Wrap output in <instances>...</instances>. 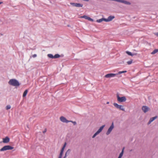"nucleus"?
<instances>
[{
  "label": "nucleus",
  "instance_id": "nucleus-29",
  "mask_svg": "<svg viewBox=\"0 0 158 158\" xmlns=\"http://www.w3.org/2000/svg\"><path fill=\"white\" fill-rule=\"evenodd\" d=\"M103 21H105L106 22H109L108 19H105L103 18Z\"/></svg>",
  "mask_w": 158,
  "mask_h": 158
},
{
  "label": "nucleus",
  "instance_id": "nucleus-39",
  "mask_svg": "<svg viewBox=\"0 0 158 158\" xmlns=\"http://www.w3.org/2000/svg\"><path fill=\"white\" fill-rule=\"evenodd\" d=\"M67 156V155H65L64 156V157L63 158H66Z\"/></svg>",
  "mask_w": 158,
  "mask_h": 158
},
{
  "label": "nucleus",
  "instance_id": "nucleus-13",
  "mask_svg": "<svg viewBox=\"0 0 158 158\" xmlns=\"http://www.w3.org/2000/svg\"><path fill=\"white\" fill-rule=\"evenodd\" d=\"M66 143H64V145H63V147H62V149H61L60 152L62 153H63L64 151V149L66 146Z\"/></svg>",
  "mask_w": 158,
  "mask_h": 158
},
{
  "label": "nucleus",
  "instance_id": "nucleus-21",
  "mask_svg": "<svg viewBox=\"0 0 158 158\" xmlns=\"http://www.w3.org/2000/svg\"><path fill=\"white\" fill-rule=\"evenodd\" d=\"M127 72V71H119V72L118 73H117V75L118 74H120L122 73H125Z\"/></svg>",
  "mask_w": 158,
  "mask_h": 158
},
{
  "label": "nucleus",
  "instance_id": "nucleus-5",
  "mask_svg": "<svg viewBox=\"0 0 158 158\" xmlns=\"http://www.w3.org/2000/svg\"><path fill=\"white\" fill-rule=\"evenodd\" d=\"M114 128V123H112L111 125L110 126V127L109 128L107 131L106 132V134L107 135H109V134H110Z\"/></svg>",
  "mask_w": 158,
  "mask_h": 158
},
{
  "label": "nucleus",
  "instance_id": "nucleus-31",
  "mask_svg": "<svg viewBox=\"0 0 158 158\" xmlns=\"http://www.w3.org/2000/svg\"><path fill=\"white\" fill-rule=\"evenodd\" d=\"M98 134L96 132L94 135L92 136L93 138H94L95 137V136Z\"/></svg>",
  "mask_w": 158,
  "mask_h": 158
},
{
  "label": "nucleus",
  "instance_id": "nucleus-6",
  "mask_svg": "<svg viewBox=\"0 0 158 158\" xmlns=\"http://www.w3.org/2000/svg\"><path fill=\"white\" fill-rule=\"evenodd\" d=\"M117 75V73H108L105 76V77L107 78L113 77Z\"/></svg>",
  "mask_w": 158,
  "mask_h": 158
},
{
  "label": "nucleus",
  "instance_id": "nucleus-40",
  "mask_svg": "<svg viewBox=\"0 0 158 158\" xmlns=\"http://www.w3.org/2000/svg\"><path fill=\"white\" fill-rule=\"evenodd\" d=\"M2 3V2H0V4Z\"/></svg>",
  "mask_w": 158,
  "mask_h": 158
},
{
  "label": "nucleus",
  "instance_id": "nucleus-43",
  "mask_svg": "<svg viewBox=\"0 0 158 158\" xmlns=\"http://www.w3.org/2000/svg\"><path fill=\"white\" fill-rule=\"evenodd\" d=\"M62 157H58V158H61Z\"/></svg>",
  "mask_w": 158,
  "mask_h": 158
},
{
  "label": "nucleus",
  "instance_id": "nucleus-7",
  "mask_svg": "<svg viewBox=\"0 0 158 158\" xmlns=\"http://www.w3.org/2000/svg\"><path fill=\"white\" fill-rule=\"evenodd\" d=\"M142 109L143 112L145 113L147 112L150 109L148 107L145 106H142Z\"/></svg>",
  "mask_w": 158,
  "mask_h": 158
},
{
  "label": "nucleus",
  "instance_id": "nucleus-18",
  "mask_svg": "<svg viewBox=\"0 0 158 158\" xmlns=\"http://www.w3.org/2000/svg\"><path fill=\"white\" fill-rule=\"evenodd\" d=\"M83 6V4L79 3H76V7H82Z\"/></svg>",
  "mask_w": 158,
  "mask_h": 158
},
{
  "label": "nucleus",
  "instance_id": "nucleus-15",
  "mask_svg": "<svg viewBox=\"0 0 158 158\" xmlns=\"http://www.w3.org/2000/svg\"><path fill=\"white\" fill-rule=\"evenodd\" d=\"M27 92H28L27 89H26L25 90V91L23 92V97H24L26 96V95L27 94Z\"/></svg>",
  "mask_w": 158,
  "mask_h": 158
},
{
  "label": "nucleus",
  "instance_id": "nucleus-42",
  "mask_svg": "<svg viewBox=\"0 0 158 158\" xmlns=\"http://www.w3.org/2000/svg\"><path fill=\"white\" fill-rule=\"evenodd\" d=\"M118 158H121V157H119V156H118Z\"/></svg>",
  "mask_w": 158,
  "mask_h": 158
},
{
  "label": "nucleus",
  "instance_id": "nucleus-28",
  "mask_svg": "<svg viewBox=\"0 0 158 158\" xmlns=\"http://www.w3.org/2000/svg\"><path fill=\"white\" fill-rule=\"evenodd\" d=\"M105 125H102V126L99 129L101 130L102 131V130H103V129L104 127H105Z\"/></svg>",
  "mask_w": 158,
  "mask_h": 158
},
{
  "label": "nucleus",
  "instance_id": "nucleus-26",
  "mask_svg": "<svg viewBox=\"0 0 158 158\" xmlns=\"http://www.w3.org/2000/svg\"><path fill=\"white\" fill-rule=\"evenodd\" d=\"M71 122L73 123V125H75L77 124V123H76V122H75V121H69V122Z\"/></svg>",
  "mask_w": 158,
  "mask_h": 158
},
{
  "label": "nucleus",
  "instance_id": "nucleus-10",
  "mask_svg": "<svg viewBox=\"0 0 158 158\" xmlns=\"http://www.w3.org/2000/svg\"><path fill=\"white\" fill-rule=\"evenodd\" d=\"M81 18L85 19H87L89 21H91L92 22L94 21V20L92 19L90 17L86 16V15H83L81 17Z\"/></svg>",
  "mask_w": 158,
  "mask_h": 158
},
{
  "label": "nucleus",
  "instance_id": "nucleus-12",
  "mask_svg": "<svg viewBox=\"0 0 158 158\" xmlns=\"http://www.w3.org/2000/svg\"><path fill=\"white\" fill-rule=\"evenodd\" d=\"M121 3L126 5H130L131 4L130 2L124 0H122Z\"/></svg>",
  "mask_w": 158,
  "mask_h": 158
},
{
  "label": "nucleus",
  "instance_id": "nucleus-37",
  "mask_svg": "<svg viewBox=\"0 0 158 158\" xmlns=\"http://www.w3.org/2000/svg\"><path fill=\"white\" fill-rule=\"evenodd\" d=\"M154 34L156 35L158 37V32L155 33Z\"/></svg>",
  "mask_w": 158,
  "mask_h": 158
},
{
  "label": "nucleus",
  "instance_id": "nucleus-20",
  "mask_svg": "<svg viewBox=\"0 0 158 158\" xmlns=\"http://www.w3.org/2000/svg\"><path fill=\"white\" fill-rule=\"evenodd\" d=\"M127 53L129 56H133V55H134V54H132L131 52L127 51H126Z\"/></svg>",
  "mask_w": 158,
  "mask_h": 158
},
{
  "label": "nucleus",
  "instance_id": "nucleus-34",
  "mask_svg": "<svg viewBox=\"0 0 158 158\" xmlns=\"http://www.w3.org/2000/svg\"><path fill=\"white\" fill-rule=\"evenodd\" d=\"M122 0H114V1H117V2H120L121 3L122 2Z\"/></svg>",
  "mask_w": 158,
  "mask_h": 158
},
{
  "label": "nucleus",
  "instance_id": "nucleus-25",
  "mask_svg": "<svg viewBox=\"0 0 158 158\" xmlns=\"http://www.w3.org/2000/svg\"><path fill=\"white\" fill-rule=\"evenodd\" d=\"M11 108V106L10 105H7L6 107V109L8 110Z\"/></svg>",
  "mask_w": 158,
  "mask_h": 158
},
{
  "label": "nucleus",
  "instance_id": "nucleus-3",
  "mask_svg": "<svg viewBox=\"0 0 158 158\" xmlns=\"http://www.w3.org/2000/svg\"><path fill=\"white\" fill-rule=\"evenodd\" d=\"M114 106L118 109H119L120 110H122L123 111H125V109L124 108L123 106L121 105H119L116 103H113Z\"/></svg>",
  "mask_w": 158,
  "mask_h": 158
},
{
  "label": "nucleus",
  "instance_id": "nucleus-33",
  "mask_svg": "<svg viewBox=\"0 0 158 158\" xmlns=\"http://www.w3.org/2000/svg\"><path fill=\"white\" fill-rule=\"evenodd\" d=\"M63 154V153L60 152L59 157H62Z\"/></svg>",
  "mask_w": 158,
  "mask_h": 158
},
{
  "label": "nucleus",
  "instance_id": "nucleus-17",
  "mask_svg": "<svg viewBox=\"0 0 158 158\" xmlns=\"http://www.w3.org/2000/svg\"><path fill=\"white\" fill-rule=\"evenodd\" d=\"M124 148H123L122 151L120 153L119 156L122 157V156H123V153L124 152Z\"/></svg>",
  "mask_w": 158,
  "mask_h": 158
},
{
  "label": "nucleus",
  "instance_id": "nucleus-19",
  "mask_svg": "<svg viewBox=\"0 0 158 158\" xmlns=\"http://www.w3.org/2000/svg\"><path fill=\"white\" fill-rule=\"evenodd\" d=\"M48 56L49 58H54V56L52 54H48Z\"/></svg>",
  "mask_w": 158,
  "mask_h": 158
},
{
  "label": "nucleus",
  "instance_id": "nucleus-27",
  "mask_svg": "<svg viewBox=\"0 0 158 158\" xmlns=\"http://www.w3.org/2000/svg\"><path fill=\"white\" fill-rule=\"evenodd\" d=\"M76 3H73V2H70V4L71 5H72L73 6H76Z\"/></svg>",
  "mask_w": 158,
  "mask_h": 158
},
{
  "label": "nucleus",
  "instance_id": "nucleus-22",
  "mask_svg": "<svg viewBox=\"0 0 158 158\" xmlns=\"http://www.w3.org/2000/svg\"><path fill=\"white\" fill-rule=\"evenodd\" d=\"M103 18H102L101 19H97L96 21V22L98 23H100L102 22V21H103Z\"/></svg>",
  "mask_w": 158,
  "mask_h": 158
},
{
  "label": "nucleus",
  "instance_id": "nucleus-2",
  "mask_svg": "<svg viewBox=\"0 0 158 158\" xmlns=\"http://www.w3.org/2000/svg\"><path fill=\"white\" fill-rule=\"evenodd\" d=\"M14 148V147L10 145H6L4 146L0 149V151H3L7 150H12Z\"/></svg>",
  "mask_w": 158,
  "mask_h": 158
},
{
  "label": "nucleus",
  "instance_id": "nucleus-4",
  "mask_svg": "<svg viewBox=\"0 0 158 158\" xmlns=\"http://www.w3.org/2000/svg\"><path fill=\"white\" fill-rule=\"evenodd\" d=\"M117 100L119 102H123L126 101V98L125 96L120 97L118 95L117 96Z\"/></svg>",
  "mask_w": 158,
  "mask_h": 158
},
{
  "label": "nucleus",
  "instance_id": "nucleus-16",
  "mask_svg": "<svg viewBox=\"0 0 158 158\" xmlns=\"http://www.w3.org/2000/svg\"><path fill=\"white\" fill-rule=\"evenodd\" d=\"M158 52V49H155L151 53L152 54H154Z\"/></svg>",
  "mask_w": 158,
  "mask_h": 158
},
{
  "label": "nucleus",
  "instance_id": "nucleus-36",
  "mask_svg": "<svg viewBox=\"0 0 158 158\" xmlns=\"http://www.w3.org/2000/svg\"><path fill=\"white\" fill-rule=\"evenodd\" d=\"M47 131V129H45L43 131V133L44 134Z\"/></svg>",
  "mask_w": 158,
  "mask_h": 158
},
{
  "label": "nucleus",
  "instance_id": "nucleus-30",
  "mask_svg": "<svg viewBox=\"0 0 158 158\" xmlns=\"http://www.w3.org/2000/svg\"><path fill=\"white\" fill-rule=\"evenodd\" d=\"M127 63L128 64H129V65L130 64L132 63V61L130 60V61H128Z\"/></svg>",
  "mask_w": 158,
  "mask_h": 158
},
{
  "label": "nucleus",
  "instance_id": "nucleus-23",
  "mask_svg": "<svg viewBox=\"0 0 158 158\" xmlns=\"http://www.w3.org/2000/svg\"><path fill=\"white\" fill-rule=\"evenodd\" d=\"M54 58H57L60 57V56L59 54H56L54 56Z\"/></svg>",
  "mask_w": 158,
  "mask_h": 158
},
{
  "label": "nucleus",
  "instance_id": "nucleus-41",
  "mask_svg": "<svg viewBox=\"0 0 158 158\" xmlns=\"http://www.w3.org/2000/svg\"><path fill=\"white\" fill-rule=\"evenodd\" d=\"M109 102H107V104H109Z\"/></svg>",
  "mask_w": 158,
  "mask_h": 158
},
{
  "label": "nucleus",
  "instance_id": "nucleus-11",
  "mask_svg": "<svg viewBox=\"0 0 158 158\" xmlns=\"http://www.w3.org/2000/svg\"><path fill=\"white\" fill-rule=\"evenodd\" d=\"M157 117V116H156L153 117L151 118L148 123V124H150L152 122H153L154 120L156 119Z\"/></svg>",
  "mask_w": 158,
  "mask_h": 158
},
{
  "label": "nucleus",
  "instance_id": "nucleus-32",
  "mask_svg": "<svg viewBox=\"0 0 158 158\" xmlns=\"http://www.w3.org/2000/svg\"><path fill=\"white\" fill-rule=\"evenodd\" d=\"M102 131L99 128V129L96 132L98 134H99Z\"/></svg>",
  "mask_w": 158,
  "mask_h": 158
},
{
  "label": "nucleus",
  "instance_id": "nucleus-38",
  "mask_svg": "<svg viewBox=\"0 0 158 158\" xmlns=\"http://www.w3.org/2000/svg\"><path fill=\"white\" fill-rule=\"evenodd\" d=\"M67 156V155H65L64 156V157L63 158H66Z\"/></svg>",
  "mask_w": 158,
  "mask_h": 158
},
{
  "label": "nucleus",
  "instance_id": "nucleus-8",
  "mask_svg": "<svg viewBox=\"0 0 158 158\" xmlns=\"http://www.w3.org/2000/svg\"><path fill=\"white\" fill-rule=\"evenodd\" d=\"M60 119L62 122L63 123H68L69 122V121L67 120L65 117L63 116L60 117Z\"/></svg>",
  "mask_w": 158,
  "mask_h": 158
},
{
  "label": "nucleus",
  "instance_id": "nucleus-1",
  "mask_svg": "<svg viewBox=\"0 0 158 158\" xmlns=\"http://www.w3.org/2000/svg\"><path fill=\"white\" fill-rule=\"evenodd\" d=\"M8 84L10 85L15 87L19 86L20 85L19 81L15 79H10L8 82Z\"/></svg>",
  "mask_w": 158,
  "mask_h": 158
},
{
  "label": "nucleus",
  "instance_id": "nucleus-24",
  "mask_svg": "<svg viewBox=\"0 0 158 158\" xmlns=\"http://www.w3.org/2000/svg\"><path fill=\"white\" fill-rule=\"evenodd\" d=\"M71 151V150L70 149H69L66 152V153H65V155H66H66L67 156V154H69L70 152Z\"/></svg>",
  "mask_w": 158,
  "mask_h": 158
},
{
  "label": "nucleus",
  "instance_id": "nucleus-14",
  "mask_svg": "<svg viewBox=\"0 0 158 158\" xmlns=\"http://www.w3.org/2000/svg\"><path fill=\"white\" fill-rule=\"evenodd\" d=\"M114 17V16H109L108 18L109 22L111 21Z\"/></svg>",
  "mask_w": 158,
  "mask_h": 158
},
{
  "label": "nucleus",
  "instance_id": "nucleus-9",
  "mask_svg": "<svg viewBox=\"0 0 158 158\" xmlns=\"http://www.w3.org/2000/svg\"><path fill=\"white\" fill-rule=\"evenodd\" d=\"M10 139L8 136L6 137L5 138H3L2 142L4 143H7L9 142Z\"/></svg>",
  "mask_w": 158,
  "mask_h": 158
},
{
  "label": "nucleus",
  "instance_id": "nucleus-35",
  "mask_svg": "<svg viewBox=\"0 0 158 158\" xmlns=\"http://www.w3.org/2000/svg\"><path fill=\"white\" fill-rule=\"evenodd\" d=\"M37 56V55L36 54H34L32 55V57L34 58L35 57Z\"/></svg>",
  "mask_w": 158,
  "mask_h": 158
}]
</instances>
